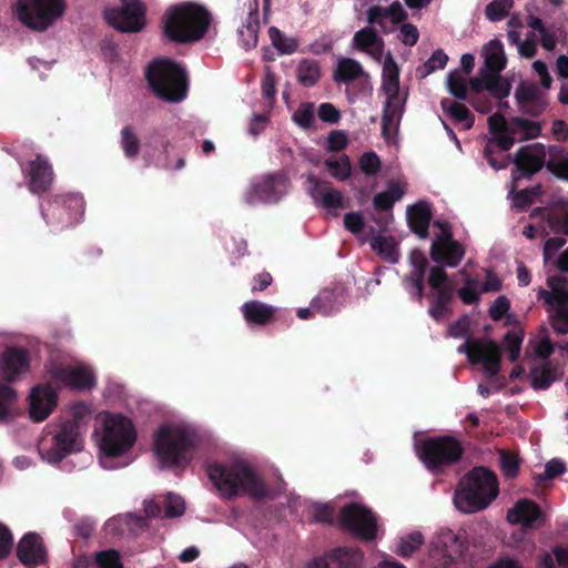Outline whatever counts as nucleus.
Wrapping results in <instances>:
<instances>
[{"instance_id":"1","label":"nucleus","mask_w":568,"mask_h":568,"mask_svg":"<svg viewBox=\"0 0 568 568\" xmlns=\"http://www.w3.org/2000/svg\"><path fill=\"white\" fill-rule=\"evenodd\" d=\"M352 47L369 55L383 65L382 92L383 103L382 131L389 140L396 131L406 103L407 93L399 88V69L392 54H384V40L372 28H363L355 32Z\"/></svg>"},{"instance_id":"2","label":"nucleus","mask_w":568,"mask_h":568,"mask_svg":"<svg viewBox=\"0 0 568 568\" xmlns=\"http://www.w3.org/2000/svg\"><path fill=\"white\" fill-rule=\"evenodd\" d=\"M138 436V428L129 416L120 413H100L92 432L99 465L105 470L130 465Z\"/></svg>"},{"instance_id":"3","label":"nucleus","mask_w":568,"mask_h":568,"mask_svg":"<svg viewBox=\"0 0 568 568\" xmlns=\"http://www.w3.org/2000/svg\"><path fill=\"white\" fill-rule=\"evenodd\" d=\"M202 442L199 426L186 420L162 423L153 434L152 450L162 469L184 470Z\"/></svg>"},{"instance_id":"4","label":"nucleus","mask_w":568,"mask_h":568,"mask_svg":"<svg viewBox=\"0 0 568 568\" xmlns=\"http://www.w3.org/2000/svg\"><path fill=\"white\" fill-rule=\"evenodd\" d=\"M206 474L223 498L231 499L242 495L263 498L268 495L263 479L242 457L212 463L206 467Z\"/></svg>"},{"instance_id":"5","label":"nucleus","mask_w":568,"mask_h":568,"mask_svg":"<svg viewBox=\"0 0 568 568\" xmlns=\"http://www.w3.org/2000/svg\"><path fill=\"white\" fill-rule=\"evenodd\" d=\"M488 124L491 139L484 148V156L495 170L506 169L508 161L501 153L495 155V149L499 148L501 152L508 151L516 141L536 138L540 132V126L534 121L523 118H515L507 124L500 114L489 116Z\"/></svg>"},{"instance_id":"6","label":"nucleus","mask_w":568,"mask_h":568,"mask_svg":"<svg viewBox=\"0 0 568 568\" xmlns=\"http://www.w3.org/2000/svg\"><path fill=\"white\" fill-rule=\"evenodd\" d=\"M515 169L511 172L514 192L516 183L523 178H529L544 165L562 180L568 181V152L559 145L534 143L521 148L515 156Z\"/></svg>"},{"instance_id":"7","label":"nucleus","mask_w":568,"mask_h":568,"mask_svg":"<svg viewBox=\"0 0 568 568\" xmlns=\"http://www.w3.org/2000/svg\"><path fill=\"white\" fill-rule=\"evenodd\" d=\"M210 23V12L204 7L190 2L171 7L163 17L164 34L179 43L201 40Z\"/></svg>"},{"instance_id":"8","label":"nucleus","mask_w":568,"mask_h":568,"mask_svg":"<svg viewBox=\"0 0 568 568\" xmlns=\"http://www.w3.org/2000/svg\"><path fill=\"white\" fill-rule=\"evenodd\" d=\"M84 434L78 422H61L50 432V437L38 443V454L47 464L58 465L69 455L83 450Z\"/></svg>"},{"instance_id":"9","label":"nucleus","mask_w":568,"mask_h":568,"mask_svg":"<svg viewBox=\"0 0 568 568\" xmlns=\"http://www.w3.org/2000/svg\"><path fill=\"white\" fill-rule=\"evenodd\" d=\"M146 79L153 92L168 102H180L186 97L184 69L165 58L153 60L146 69Z\"/></svg>"},{"instance_id":"10","label":"nucleus","mask_w":568,"mask_h":568,"mask_svg":"<svg viewBox=\"0 0 568 568\" xmlns=\"http://www.w3.org/2000/svg\"><path fill=\"white\" fill-rule=\"evenodd\" d=\"M65 0H16L13 16L27 28L44 31L65 12Z\"/></svg>"},{"instance_id":"11","label":"nucleus","mask_w":568,"mask_h":568,"mask_svg":"<svg viewBox=\"0 0 568 568\" xmlns=\"http://www.w3.org/2000/svg\"><path fill=\"white\" fill-rule=\"evenodd\" d=\"M549 291L539 288L537 297L547 306L552 328L558 334L568 333V287L560 275L547 277Z\"/></svg>"},{"instance_id":"12","label":"nucleus","mask_w":568,"mask_h":568,"mask_svg":"<svg viewBox=\"0 0 568 568\" xmlns=\"http://www.w3.org/2000/svg\"><path fill=\"white\" fill-rule=\"evenodd\" d=\"M41 214L55 229L72 226L83 219L84 200L78 193L59 194L41 204Z\"/></svg>"},{"instance_id":"13","label":"nucleus","mask_w":568,"mask_h":568,"mask_svg":"<svg viewBox=\"0 0 568 568\" xmlns=\"http://www.w3.org/2000/svg\"><path fill=\"white\" fill-rule=\"evenodd\" d=\"M466 551L465 538L452 529H439L430 541L428 561L434 568H450Z\"/></svg>"},{"instance_id":"14","label":"nucleus","mask_w":568,"mask_h":568,"mask_svg":"<svg viewBox=\"0 0 568 568\" xmlns=\"http://www.w3.org/2000/svg\"><path fill=\"white\" fill-rule=\"evenodd\" d=\"M342 525L356 538L374 541L382 534L376 514L359 503H349L341 509Z\"/></svg>"},{"instance_id":"15","label":"nucleus","mask_w":568,"mask_h":568,"mask_svg":"<svg viewBox=\"0 0 568 568\" xmlns=\"http://www.w3.org/2000/svg\"><path fill=\"white\" fill-rule=\"evenodd\" d=\"M416 453L422 463L430 471L457 462L462 448L452 437L428 438L416 444Z\"/></svg>"},{"instance_id":"16","label":"nucleus","mask_w":568,"mask_h":568,"mask_svg":"<svg viewBox=\"0 0 568 568\" xmlns=\"http://www.w3.org/2000/svg\"><path fill=\"white\" fill-rule=\"evenodd\" d=\"M288 189L290 182L286 175L266 174L251 180L242 193V200L247 205L275 203L287 194Z\"/></svg>"},{"instance_id":"17","label":"nucleus","mask_w":568,"mask_h":568,"mask_svg":"<svg viewBox=\"0 0 568 568\" xmlns=\"http://www.w3.org/2000/svg\"><path fill=\"white\" fill-rule=\"evenodd\" d=\"M457 352L465 354L471 364L480 365L487 377H494L500 371V349L490 339L467 337Z\"/></svg>"},{"instance_id":"18","label":"nucleus","mask_w":568,"mask_h":568,"mask_svg":"<svg viewBox=\"0 0 568 568\" xmlns=\"http://www.w3.org/2000/svg\"><path fill=\"white\" fill-rule=\"evenodd\" d=\"M48 374L53 382L79 392L91 390L97 385L93 368L83 362L65 366L51 364L48 367Z\"/></svg>"},{"instance_id":"19","label":"nucleus","mask_w":568,"mask_h":568,"mask_svg":"<svg viewBox=\"0 0 568 568\" xmlns=\"http://www.w3.org/2000/svg\"><path fill=\"white\" fill-rule=\"evenodd\" d=\"M464 255V247L452 239L450 226L446 222L436 221L433 224L432 260L435 263L455 267Z\"/></svg>"},{"instance_id":"20","label":"nucleus","mask_w":568,"mask_h":568,"mask_svg":"<svg viewBox=\"0 0 568 568\" xmlns=\"http://www.w3.org/2000/svg\"><path fill=\"white\" fill-rule=\"evenodd\" d=\"M104 18L122 32H139L145 24V7L140 0H120L119 7L108 8Z\"/></svg>"},{"instance_id":"21","label":"nucleus","mask_w":568,"mask_h":568,"mask_svg":"<svg viewBox=\"0 0 568 568\" xmlns=\"http://www.w3.org/2000/svg\"><path fill=\"white\" fill-rule=\"evenodd\" d=\"M307 191L314 203L324 209L331 216H338L339 211L346 206L345 199L337 189L313 174L307 176Z\"/></svg>"},{"instance_id":"22","label":"nucleus","mask_w":568,"mask_h":568,"mask_svg":"<svg viewBox=\"0 0 568 568\" xmlns=\"http://www.w3.org/2000/svg\"><path fill=\"white\" fill-rule=\"evenodd\" d=\"M363 552L357 548L337 547L311 559L305 568H363Z\"/></svg>"},{"instance_id":"23","label":"nucleus","mask_w":568,"mask_h":568,"mask_svg":"<svg viewBox=\"0 0 568 568\" xmlns=\"http://www.w3.org/2000/svg\"><path fill=\"white\" fill-rule=\"evenodd\" d=\"M30 371V354L22 347H7L0 354V378L8 383L19 381Z\"/></svg>"},{"instance_id":"24","label":"nucleus","mask_w":568,"mask_h":568,"mask_svg":"<svg viewBox=\"0 0 568 568\" xmlns=\"http://www.w3.org/2000/svg\"><path fill=\"white\" fill-rule=\"evenodd\" d=\"M58 393L49 384H39L30 390L29 415L34 422L47 419L55 408Z\"/></svg>"},{"instance_id":"25","label":"nucleus","mask_w":568,"mask_h":568,"mask_svg":"<svg viewBox=\"0 0 568 568\" xmlns=\"http://www.w3.org/2000/svg\"><path fill=\"white\" fill-rule=\"evenodd\" d=\"M460 481L479 495V497H483L489 505L499 493L496 475L484 467L474 468Z\"/></svg>"},{"instance_id":"26","label":"nucleus","mask_w":568,"mask_h":568,"mask_svg":"<svg viewBox=\"0 0 568 568\" xmlns=\"http://www.w3.org/2000/svg\"><path fill=\"white\" fill-rule=\"evenodd\" d=\"M242 10L246 18L237 30L239 43L243 49L251 50L257 45L258 40V0H244Z\"/></svg>"},{"instance_id":"27","label":"nucleus","mask_w":568,"mask_h":568,"mask_svg":"<svg viewBox=\"0 0 568 568\" xmlns=\"http://www.w3.org/2000/svg\"><path fill=\"white\" fill-rule=\"evenodd\" d=\"M21 170L29 178V190L32 193L45 192L52 183L53 171L43 155L39 154L34 160L22 164Z\"/></svg>"},{"instance_id":"28","label":"nucleus","mask_w":568,"mask_h":568,"mask_svg":"<svg viewBox=\"0 0 568 568\" xmlns=\"http://www.w3.org/2000/svg\"><path fill=\"white\" fill-rule=\"evenodd\" d=\"M19 561L27 568H36L47 562V549L42 538L36 532L26 534L17 546Z\"/></svg>"},{"instance_id":"29","label":"nucleus","mask_w":568,"mask_h":568,"mask_svg":"<svg viewBox=\"0 0 568 568\" xmlns=\"http://www.w3.org/2000/svg\"><path fill=\"white\" fill-rule=\"evenodd\" d=\"M406 19L403 6L395 1L388 7L372 6L366 11L368 24L378 26L383 32L393 31L394 27Z\"/></svg>"},{"instance_id":"30","label":"nucleus","mask_w":568,"mask_h":568,"mask_svg":"<svg viewBox=\"0 0 568 568\" xmlns=\"http://www.w3.org/2000/svg\"><path fill=\"white\" fill-rule=\"evenodd\" d=\"M409 274L403 280L404 287L412 298L422 302L427 261L424 253L414 250L409 255Z\"/></svg>"},{"instance_id":"31","label":"nucleus","mask_w":568,"mask_h":568,"mask_svg":"<svg viewBox=\"0 0 568 568\" xmlns=\"http://www.w3.org/2000/svg\"><path fill=\"white\" fill-rule=\"evenodd\" d=\"M546 226V219L542 223V232L546 236L554 235L549 237L545 244L542 250V258H544V266L547 270V272H550L551 267H556L560 270L561 272L568 273V247L557 257V253L560 251V248L566 244L565 234H555L550 233L547 234L545 232Z\"/></svg>"},{"instance_id":"32","label":"nucleus","mask_w":568,"mask_h":568,"mask_svg":"<svg viewBox=\"0 0 568 568\" xmlns=\"http://www.w3.org/2000/svg\"><path fill=\"white\" fill-rule=\"evenodd\" d=\"M542 519L539 506L530 499L518 500L508 511L507 520L514 525L536 527Z\"/></svg>"},{"instance_id":"33","label":"nucleus","mask_w":568,"mask_h":568,"mask_svg":"<svg viewBox=\"0 0 568 568\" xmlns=\"http://www.w3.org/2000/svg\"><path fill=\"white\" fill-rule=\"evenodd\" d=\"M520 109L531 114H538L545 108L544 95L534 83L524 82L515 93Z\"/></svg>"},{"instance_id":"34","label":"nucleus","mask_w":568,"mask_h":568,"mask_svg":"<svg viewBox=\"0 0 568 568\" xmlns=\"http://www.w3.org/2000/svg\"><path fill=\"white\" fill-rule=\"evenodd\" d=\"M276 307L256 300L245 302L241 306L242 315L247 325L265 326L274 317Z\"/></svg>"},{"instance_id":"35","label":"nucleus","mask_w":568,"mask_h":568,"mask_svg":"<svg viewBox=\"0 0 568 568\" xmlns=\"http://www.w3.org/2000/svg\"><path fill=\"white\" fill-rule=\"evenodd\" d=\"M481 57L484 69L480 74H498L506 67L504 45L498 40H491L483 47Z\"/></svg>"},{"instance_id":"36","label":"nucleus","mask_w":568,"mask_h":568,"mask_svg":"<svg viewBox=\"0 0 568 568\" xmlns=\"http://www.w3.org/2000/svg\"><path fill=\"white\" fill-rule=\"evenodd\" d=\"M455 507L465 514L484 510L489 504L460 481L454 495Z\"/></svg>"},{"instance_id":"37","label":"nucleus","mask_w":568,"mask_h":568,"mask_svg":"<svg viewBox=\"0 0 568 568\" xmlns=\"http://www.w3.org/2000/svg\"><path fill=\"white\" fill-rule=\"evenodd\" d=\"M432 219L430 205L427 202H418L407 209V220L410 229L419 237L425 239Z\"/></svg>"},{"instance_id":"38","label":"nucleus","mask_w":568,"mask_h":568,"mask_svg":"<svg viewBox=\"0 0 568 568\" xmlns=\"http://www.w3.org/2000/svg\"><path fill=\"white\" fill-rule=\"evenodd\" d=\"M474 90L481 89L488 90L496 98H505L510 92V85L507 81L503 80L498 74H480V78L470 81Z\"/></svg>"},{"instance_id":"39","label":"nucleus","mask_w":568,"mask_h":568,"mask_svg":"<svg viewBox=\"0 0 568 568\" xmlns=\"http://www.w3.org/2000/svg\"><path fill=\"white\" fill-rule=\"evenodd\" d=\"M425 542V537L422 531L413 530L399 535L396 538L394 552L400 557H412Z\"/></svg>"},{"instance_id":"40","label":"nucleus","mask_w":568,"mask_h":568,"mask_svg":"<svg viewBox=\"0 0 568 568\" xmlns=\"http://www.w3.org/2000/svg\"><path fill=\"white\" fill-rule=\"evenodd\" d=\"M428 284L432 288V294L437 301H450L453 290L447 283V274L440 266H434L429 271Z\"/></svg>"},{"instance_id":"41","label":"nucleus","mask_w":568,"mask_h":568,"mask_svg":"<svg viewBox=\"0 0 568 568\" xmlns=\"http://www.w3.org/2000/svg\"><path fill=\"white\" fill-rule=\"evenodd\" d=\"M371 247L384 261L395 264L399 260L397 242L393 236L377 235L371 240Z\"/></svg>"},{"instance_id":"42","label":"nucleus","mask_w":568,"mask_h":568,"mask_svg":"<svg viewBox=\"0 0 568 568\" xmlns=\"http://www.w3.org/2000/svg\"><path fill=\"white\" fill-rule=\"evenodd\" d=\"M530 375L532 386L535 388L544 389L549 387L551 383L559 378L561 372L550 363L541 362L531 368Z\"/></svg>"},{"instance_id":"43","label":"nucleus","mask_w":568,"mask_h":568,"mask_svg":"<svg viewBox=\"0 0 568 568\" xmlns=\"http://www.w3.org/2000/svg\"><path fill=\"white\" fill-rule=\"evenodd\" d=\"M361 77H367L361 63L352 58H341L334 70L336 82H349Z\"/></svg>"},{"instance_id":"44","label":"nucleus","mask_w":568,"mask_h":568,"mask_svg":"<svg viewBox=\"0 0 568 568\" xmlns=\"http://www.w3.org/2000/svg\"><path fill=\"white\" fill-rule=\"evenodd\" d=\"M324 166L329 175L337 181H345L352 174L351 160L346 154H332L324 160Z\"/></svg>"},{"instance_id":"45","label":"nucleus","mask_w":568,"mask_h":568,"mask_svg":"<svg viewBox=\"0 0 568 568\" xmlns=\"http://www.w3.org/2000/svg\"><path fill=\"white\" fill-rule=\"evenodd\" d=\"M440 104L442 109L464 130H469L473 126L474 119L464 104L448 99H444Z\"/></svg>"},{"instance_id":"46","label":"nucleus","mask_w":568,"mask_h":568,"mask_svg":"<svg viewBox=\"0 0 568 568\" xmlns=\"http://www.w3.org/2000/svg\"><path fill=\"white\" fill-rule=\"evenodd\" d=\"M527 24L538 32L540 44L546 51L555 50L558 40L556 30L546 28L541 19L535 16L528 17Z\"/></svg>"},{"instance_id":"47","label":"nucleus","mask_w":568,"mask_h":568,"mask_svg":"<svg viewBox=\"0 0 568 568\" xmlns=\"http://www.w3.org/2000/svg\"><path fill=\"white\" fill-rule=\"evenodd\" d=\"M339 294L334 291L325 290L318 296L313 298L311 306L313 311L323 315H331L338 310Z\"/></svg>"},{"instance_id":"48","label":"nucleus","mask_w":568,"mask_h":568,"mask_svg":"<svg viewBox=\"0 0 568 568\" xmlns=\"http://www.w3.org/2000/svg\"><path fill=\"white\" fill-rule=\"evenodd\" d=\"M404 186L399 182H390L385 192L374 196V206L382 210H389L393 204L404 195Z\"/></svg>"},{"instance_id":"49","label":"nucleus","mask_w":568,"mask_h":568,"mask_svg":"<svg viewBox=\"0 0 568 568\" xmlns=\"http://www.w3.org/2000/svg\"><path fill=\"white\" fill-rule=\"evenodd\" d=\"M297 79L304 87L314 85L321 75L318 62L311 59H304L298 63Z\"/></svg>"},{"instance_id":"50","label":"nucleus","mask_w":568,"mask_h":568,"mask_svg":"<svg viewBox=\"0 0 568 568\" xmlns=\"http://www.w3.org/2000/svg\"><path fill=\"white\" fill-rule=\"evenodd\" d=\"M268 37L272 44L281 54H292L297 50V40L295 38L285 36L276 27H271L268 29Z\"/></svg>"},{"instance_id":"51","label":"nucleus","mask_w":568,"mask_h":568,"mask_svg":"<svg viewBox=\"0 0 568 568\" xmlns=\"http://www.w3.org/2000/svg\"><path fill=\"white\" fill-rule=\"evenodd\" d=\"M523 341L524 332L521 328H515L505 335L501 345L507 352L510 362H516L518 359Z\"/></svg>"},{"instance_id":"52","label":"nucleus","mask_w":568,"mask_h":568,"mask_svg":"<svg viewBox=\"0 0 568 568\" xmlns=\"http://www.w3.org/2000/svg\"><path fill=\"white\" fill-rule=\"evenodd\" d=\"M293 122L303 130H308L315 122V106L311 102L301 103L292 114Z\"/></svg>"},{"instance_id":"53","label":"nucleus","mask_w":568,"mask_h":568,"mask_svg":"<svg viewBox=\"0 0 568 568\" xmlns=\"http://www.w3.org/2000/svg\"><path fill=\"white\" fill-rule=\"evenodd\" d=\"M459 298L465 304H475L479 301L481 293V282L470 276H466L464 285L457 291Z\"/></svg>"},{"instance_id":"54","label":"nucleus","mask_w":568,"mask_h":568,"mask_svg":"<svg viewBox=\"0 0 568 568\" xmlns=\"http://www.w3.org/2000/svg\"><path fill=\"white\" fill-rule=\"evenodd\" d=\"M307 507L305 519L318 523L331 521L333 518L334 509L329 504H322L315 501H304Z\"/></svg>"},{"instance_id":"55","label":"nucleus","mask_w":568,"mask_h":568,"mask_svg":"<svg viewBox=\"0 0 568 568\" xmlns=\"http://www.w3.org/2000/svg\"><path fill=\"white\" fill-rule=\"evenodd\" d=\"M499 466L505 477L514 478L518 474L521 459L518 454L510 450H499Z\"/></svg>"},{"instance_id":"56","label":"nucleus","mask_w":568,"mask_h":568,"mask_svg":"<svg viewBox=\"0 0 568 568\" xmlns=\"http://www.w3.org/2000/svg\"><path fill=\"white\" fill-rule=\"evenodd\" d=\"M16 397L17 393L14 388L0 382V423L9 418Z\"/></svg>"},{"instance_id":"57","label":"nucleus","mask_w":568,"mask_h":568,"mask_svg":"<svg viewBox=\"0 0 568 568\" xmlns=\"http://www.w3.org/2000/svg\"><path fill=\"white\" fill-rule=\"evenodd\" d=\"M447 89L458 100L467 98V80L458 71L449 72L447 75Z\"/></svg>"},{"instance_id":"58","label":"nucleus","mask_w":568,"mask_h":568,"mask_svg":"<svg viewBox=\"0 0 568 568\" xmlns=\"http://www.w3.org/2000/svg\"><path fill=\"white\" fill-rule=\"evenodd\" d=\"M124 525L130 529H133L134 527L142 526V520L132 514H126L108 520L105 524V529L111 534H120L123 531L122 526Z\"/></svg>"},{"instance_id":"59","label":"nucleus","mask_w":568,"mask_h":568,"mask_svg":"<svg viewBox=\"0 0 568 568\" xmlns=\"http://www.w3.org/2000/svg\"><path fill=\"white\" fill-rule=\"evenodd\" d=\"M121 145L126 158H135L140 151V141L138 135L130 126H125L121 131Z\"/></svg>"},{"instance_id":"60","label":"nucleus","mask_w":568,"mask_h":568,"mask_svg":"<svg viewBox=\"0 0 568 568\" xmlns=\"http://www.w3.org/2000/svg\"><path fill=\"white\" fill-rule=\"evenodd\" d=\"M161 505L164 507L165 517H178L185 510L184 500L172 493H168L165 496L161 497Z\"/></svg>"},{"instance_id":"61","label":"nucleus","mask_w":568,"mask_h":568,"mask_svg":"<svg viewBox=\"0 0 568 568\" xmlns=\"http://www.w3.org/2000/svg\"><path fill=\"white\" fill-rule=\"evenodd\" d=\"M359 170L367 176H375L382 166L379 156L373 152H365L358 160Z\"/></svg>"},{"instance_id":"62","label":"nucleus","mask_w":568,"mask_h":568,"mask_svg":"<svg viewBox=\"0 0 568 568\" xmlns=\"http://www.w3.org/2000/svg\"><path fill=\"white\" fill-rule=\"evenodd\" d=\"M513 7V0H494L486 7V17L490 21L501 20Z\"/></svg>"},{"instance_id":"63","label":"nucleus","mask_w":568,"mask_h":568,"mask_svg":"<svg viewBox=\"0 0 568 568\" xmlns=\"http://www.w3.org/2000/svg\"><path fill=\"white\" fill-rule=\"evenodd\" d=\"M542 565L545 568L568 567V549L554 548L551 552L545 554Z\"/></svg>"},{"instance_id":"64","label":"nucleus","mask_w":568,"mask_h":568,"mask_svg":"<svg viewBox=\"0 0 568 568\" xmlns=\"http://www.w3.org/2000/svg\"><path fill=\"white\" fill-rule=\"evenodd\" d=\"M95 564L99 568H123L119 552L113 549L97 554Z\"/></svg>"}]
</instances>
